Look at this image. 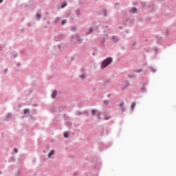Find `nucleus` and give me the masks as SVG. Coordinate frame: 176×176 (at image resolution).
I'll return each mask as SVG.
<instances>
[{"label":"nucleus","instance_id":"obj_11","mask_svg":"<svg viewBox=\"0 0 176 176\" xmlns=\"http://www.w3.org/2000/svg\"><path fill=\"white\" fill-rule=\"evenodd\" d=\"M63 137H65V138H68V137H69V135H68V132H65L63 133Z\"/></svg>","mask_w":176,"mask_h":176},{"label":"nucleus","instance_id":"obj_10","mask_svg":"<svg viewBox=\"0 0 176 176\" xmlns=\"http://www.w3.org/2000/svg\"><path fill=\"white\" fill-rule=\"evenodd\" d=\"M96 113H97V110L92 109L91 110V115H92V116H95Z\"/></svg>","mask_w":176,"mask_h":176},{"label":"nucleus","instance_id":"obj_15","mask_svg":"<svg viewBox=\"0 0 176 176\" xmlns=\"http://www.w3.org/2000/svg\"><path fill=\"white\" fill-rule=\"evenodd\" d=\"M97 118H98V119H101V112H98L97 113Z\"/></svg>","mask_w":176,"mask_h":176},{"label":"nucleus","instance_id":"obj_9","mask_svg":"<svg viewBox=\"0 0 176 176\" xmlns=\"http://www.w3.org/2000/svg\"><path fill=\"white\" fill-rule=\"evenodd\" d=\"M130 12H131V13H135V12H137V8H133L130 10Z\"/></svg>","mask_w":176,"mask_h":176},{"label":"nucleus","instance_id":"obj_8","mask_svg":"<svg viewBox=\"0 0 176 176\" xmlns=\"http://www.w3.org/2000/svg\"><path fill=\"white\" fill-rule=\"evenodd\" d=\"M134 108H135V102H133L131 105V111L134 110Z\"/></svg>","mask_w":176,"mask_h":176},{"label":"nucleus","instance_id":"obj_23","mask_svg":"<svg viewBox=\"0 0 176 176\" xmlns=\"http://www.w3.org/2000/svg\"><path fill=\"white\" fill-rule=\"evenodd\" d=\"M72 31H75V28H72Z\"/></svg>","mask_w":176,"mask_h":176},{"label":"nucleus","instance_id":"obj_18","mask_svg":"<svg viewBox=\"0 0 176 176\" xmlns=\"http://www.w3.org/2000/svg\"><path fill=\"white\" fill-rule=\"evenodd\" d=\"M24 113H25H25H30V109H25L24 110Z\"/></svg>","mask_w":176,"mask_h":176},{"label":"nucleus","instance_id":"obj_7","mask_svg":"<svg viewBox=\"0 0 176 176\" xmlns=\"http://www.w3.org/2000/svg\"><path fill=\"white\" fill-rule=\"evenodd\" d=\"M93 31H94L93 28H91V27L89 28V32H87L85 34V35H89V34H91V32H93Z\"/></svg>","mask_w":176,"mask_h":176},{"label":"nucleus","instance_id":"obj_25","mask_svg":"<svg viewBox=\"0 0 176 176\" xmlns=\"http://www.w3.org/2000/svg\"><path fill=\"white\" fill-rule=\"evenodd\" d=\"M43 153H46V151L44 150V151H43Z\"/></svg>","mask_w":176,"mask_h":176},{"label":"nucleus","instance_id":"obj_13","mask_svg":"<svg viewBox=\"0 0 176 176\" xmlns=\"http://www.w3.org/2000/svg\"><path fill=\"white\" fill-rule=\"evenodd\" d=\"M36 19H38V20H41V14L37 13L36 14Z\"/></svg>","mask_w":176,"mask_h":176},{"label":"nucleus","instance_id":"obj_4","mask_svg":"<svg viewBox=\"0 0 176 176\" xmlns=\"http://www.w3.org/2000/svg\"><path fill=\"white\" fill-rule=\"evenodd\" d=\"M123 105H124V102H122L121 104H118V107L121 108L122 112H124L125 109L124 107H123Z\"/></svg>","mask_w":176,"mask_h":176},{"label":"nucleus","instance_id":"obj_12","mask_svg":"<svg viewBox=\"0 0 176 176\" xmlns=\"http://www.w3.org/2000/svg\"><path fill=\"white\" fill-rule=\"evenodd\" d=\"M65 6H67V2H64V3L61 5L60 8H61L62 9H64V8H65Z\"/></svg>","mask_w":176,"mask_h":176},{"label":"nucleus","instance_id":"obj_21","mask_svg":"<svg viewBox=\"0 0 176 176\" xmlns=\"http://www.w3.org/2000/svg\"><path fill=\"white\" fill-rule=\"evenodd\" d=\"M14 152L15 153H17V152H19V150H17V148H14Z\"/></svg>","mask_w":176,"mask_h":176},{"label":"nucleus","instance_id":"obj_24","mask_svg":"<svg viewBox=\"0 0 176 176\" xmlns=\"http://www.w3.org/2000/svg\"><path fill=\"white\" fill-rule=\"evenodd\" d=\"M5 72H8V69H5Z\"/></svg>","mask_w":176,"mask_h":176},{"label":"nucleus","instance_id":"obj_3","mask_svg":"<svg viewBox=\"0 0 176 176\" xmlns=\"http://www.w3.org/2000/svg\"><path fill=\"white\" fill-rule=\"evenodd\" d=\"M52 98H56L57 97V90H54L52 95H51Z\"/></svg>","mask_w":176,"mask_h":176},{"label":"nucleus","instance_id":"obj_2","mask_svg":"<svg viewBox=\"0 0 176 176\" xmlns=\"http://www.w3.org/2000/svg\"><path fill=\"white\" fill-rule=\"evenodd\" d=\"M54 153H55L54 150H51L47 155L48 158L50 159L52 157V156H53V155H54Z\"/></svg>","mask_w":176,"mask_h":176},{"label":"nucleus","instance_id":"obj_17","mask_svg":"<svg viewBox=\"0 0 176 176\" xmlns=\"http://www.w3.org/2000/svg\"><path fill=\"white\" fill-rule=\"evenodd\" d=\"M80 78L81 79H85V78H86V75H85V74H81V75H80Z\"/></svg>","mask_w":176,"mask_h":176},{"label":"nucleus","instance_id":"obj_6","mask_svg":"<svg viewBox=\"0 0 176 176\" xmlns=\"http://www.w3.org/2000/svg\"><path fill=\"white\" fill-rule=\"evenodd\" d=\"M76 39L78 42H80V43H82V42L83 41V39L82 38H80V36H79V35L76 36Z\"/></svg>","mask_w":176,"mask_h":176},{"label":"nucleus","instance_id":"obj_26","mask_svg":"<svg viewBox=\"0 0 176 176\" xmlns=\"http://www.w3.org/2000/svg\"><path fill=\"white\" fill-rule=\"evenodd\" d=\"M0 3H2V1H0Z\"/></svg>","mask_w":176,"mask_h":176},{"label":"nucleus","instance_id":"obj_20","mask_svg":"<svg viewBox=\"0 0 176 176\" xmlns=\"http://www.w3.org/2000/svg\"><path fill=\"white\" fill-rule=\"evenodd\" d=\"M104 104H105V105H108L109 104V100H105Z\"/></svg>","mask_w":176,"mask_h":176},{"label":"nucleus","instance_id":"obj_22","mask_svg":"<svg viewBox=\"0 0 176 176\" xmlns=\"http://www.w3.org/2000/svg\"><path fill=\"white\" fill-rule=\"evenodd\" d=\"M104 17H107V10L104 11Z\"/></svg>","mask_w":176,"mask_h":176},{"label":"nucleus","instance_id":"obj_5","mask_svg":"<svg viewBox=\"0 0 176 176\" xmlns=\"http://www.w3.org/2000/svg\"><path fill=\"white\" fill-rule=\"evenodd\" d=\"M111 41L113 42H114L115 43H116V42H118V41H119V39H118V37H116V36H113L111 37Z\"/></svg>","mask_w":176,"mask_h":176},{"label":"nucleus","instance_id":"obj_16","mask_svg":"<svg viewBox=\"0 0 176 176\" xmlns=\"http://www.w3.org/2000/svg\"><path fill=\"white\" fill-rule=\"evenodd\" d=\"M104 120H109V119H111V117L109 116H104Z\"/></svg>","mask_w":176,"mask_h":176},{"label":"nucleus","instance_id":"obj_19","mask_svg":"<svg viewBox=\"0 0 176 176\" xmlns=\"http://www.w3.org/2000/svg\"><path fill=\"white\" fill-rule=\"evenodd\" d=\"M65 23H67V20L63 19L61 22V25H64V24H65Z\"/></svg>","mask_w":176,"mask_h":176},{"label":"nucleus","instance_id":"obj_1","mask_svg":"<svg viewBox=\"0 0 176 176\" xmlns=\"http://www.w3.org/2000/svg\"><path fill=\"white\" fill-rule=\"evenodd\" d=\"M112 58H107L104 60L102 62L101 68H107V67H108L109 64H112Z\"/></svg>","mask_w":176,"mask_h":176},{"label":"nucleus","instance_id":"obj_14","mask_svg":"<svg viewBox=\"0 0 176 176\" xmlns=\"http://www.w3.org/2000/svg\"><path fill=\"white\" fill-rule=\"evenodd\" d=\"M134 72H137L138 74H140V72H142V69H135L134 70Z\"/></svg>","mask_w":176,"mask_h":176}]
</instances>
